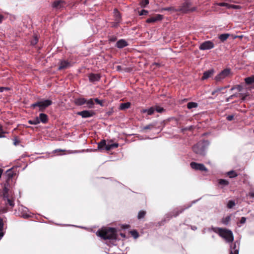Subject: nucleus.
Instances as JSON below:
<instances>
[{
    "instance_id": "obj_13",
    "label": "nucleus",
    "mask_w": 254,
    "mask_h": 254,
    "mask_svg": "<svg viewBox=\"0 0 254 254\" xmlns=\"http://www.w3.org/2000/svg\"><path fill=\"white\" fill-rule=\"evenodd\" d=\"M214 73V70L211 69L207 70L203 73V75L201 78L202 80H205L211 77Z\"/></svg>"
},
{
    "instance_id": "obj_51",
    "label": "nucleus",
    "mask_w": 254,
    "mask_h": 254,
    "mask_svg": "<svg viewBox=\"0 0 254 254\" xmlns=\"http://www.w3.org/2000/svg\"><path fill=\"white\" fill-rule=\"evenodd\" d=\"M223 88H217L215 91H213L212 93V95H214L215 93L217 92H220L221 91V90Z\"/></svg>"
},
{
    "instance_id": "obj_19",
    "label": "nucleus",
    "mask_w": 254,
    "mask_h": 254,
    "mask_svg": "<svg viewBox=\"0 0 254 254\" xmlns=\"http://www.w3.org/2000/svg\"><path fill=\"white\" fill-rule=\"evenodd\" d=\"M230 254H239V249L237 247L236 244L234 243L231 247Z\"/></svg>"
},
{
    "instance_id": "obj_55",
    "label": "nucleus",
    "mask_w": 254,
    "mask_h": 254,
    "mask_svg": "<svg viewBox=\"0 0 254 254\" xmlns=\"http://www.w3.org/2000/svg\"><path fill=\"white\" fill-rule=\"evenodd\" d=\"M64 150H62V149H56V150H55L54 151H53V152L54 153H57L58 152H62V151H64Z\"/></svg>"
},
{
    "instance_id": "obj_43",
    "label": "nucleus",
    "mask_w": 254,
    "mask_h": 254,
    "mask_svg": "<svg viewBox=\"0 0 254 254\" xmlns=\"http://www.w3.org/2000/svg\"><path fill=\"white\" fill-rule=\"evenodd\" d=\"M153 127V126L152 125H149L146 126H145L143 127V129H151Z\"/></svg>"
},
{
    "instance_id": "obj_33",
    "label": "nucleus",
    "mask_w": 254,
    "mask_h": 254,
    "mask_svg": "<svg viewBox=\"0 0 254 254\" xmlns=\"http://www.w3.org/2000/svg\"><path fill=\"white\" fill-rule=\"evenodd\" d=\"M219 184L220 185L227 186L229 184V182L224 179H220L219 180Z\"/></svg>"
},
{
    "instance_id": "obj_60",
    "label": "nucleus",
    "mask_w": 254,
    "mask_h": 254,
    "mask_svg": "<svg viewBox=\"0 0 254 254\" xmlns=\"http://www.w3.org/2000/svg\"><path fill=\"white\" fill-rule=\"evenodd\" d=\"M28 216V215H24V217H27Z\"/></svg>"
},
{
    "instance_id": "obj_3",
    "label": "nucleus",
    "mask_w": 254,
    "mask_h": 254,
    "mask_svg": "<svg viewBox=\"0 0 254 254\" xmlns=\"http://www.w3.org/2000/svg\"><path fill=\"white\" fill-rule=\"evenodd\" d=\"M52 104V101L51 100H44L40 101L37 102L30 105V108L34 109L36 107L39 108L40 111H44L48 107Z\"/></svg>"
},
{
    "instance_id": "obj_41",
    "label": "nucleus",
    "mask_w": 254,
    "mask_h": 254,
    "mask_svg": "<svg viewBox=\"0 0 254 254\" xmlns=\"http://www.w3.org/2000/svg\"><path fill=\"white\" fill-rule=\"evenodd\" d=\"M117 40V38L116 36H111L109 38V41L111 42H114L115 41H116Z\"/></svg>"
},
{
    "instance_id": "obj_47",
    "label": "nucleus",
    "mask_w": 254,
    "mask_h": 254,
    "mask_svg": "<svg viewBox=\"0 0 254 254\" xmlns=\"http://www.w3.org/2000/svg\"><path fill=\"white\" fill-rule=\"evenodd\" d=\"M5 133V132L4 131H3V130H0V138H2V137H4L5 136L4 135V134Z\"/></svg>"
},
{
    "instance_id": "obj_54",
    "label": "nucleus",
    "mask_w": 254,
    "mask_h": 254,
    "mask_svg": "<svg viewBox=\"0 0 254 254\" xmlns=\"http://www.w3.org/2000/svg\"><path fill=\"white\" fill-rule=\"evenodd\" d=\"M175 9H174V8H173L172 7H167L165 8V10H173L175 11Z\"/></svg>"
},
{
    "instance_id": "obj_30",
    "label": "nucleus",
    "mask_w": 254,
    "mask_h": 254,
    "mask_svg": "<svg viewBox=\"0 0 254 254\" xmlns=\"http://www.w3.org/2000/svg\"><path fill=\"white\" fill-rule=\"evenodd\" d=\"M197 107V104L195 102H189L187 104V107L189 109H191L192 108H196Z\"/></svg>"
},
{
    "instance_id": "obj_42",
    "label": "nucleus",
    "mask_w": 254,
    "mask_h": 254,
    "mask_svg": "<svg viewBox=\"0 0 254 254\" xmlns=\"http://www.w3.org/2000/svg\"><path fill=\"white\" fill-rule=\"evenodd\" d=\"M247 196H249L251 198H254V190L250 191L247 194Z\"/></svg>"
},
{
    "instance_id": "obj_9",
    "label": "nucleus",
    "mask_w": 254,
    "mask_h": 254,
    "mask_svg": "<svg viewBox=\"0 0 254 254\" xmlns=\"http://www.w3.org/2000/svg\"><path fill=\"white\" fill-rule=\"evenodd\" d=\"M77 115L81 116L82 118H89L92 117L94 113L92 111H83L81 112H79L77 113Z\"/></svg>"
},
{
    "instance_id": "obj_16",
    "label": "nucleus",
    "mask_w": 254,
    "mask_h": 254,
    "mask_svg": "<svg viewBox=\"0 0 254 254\" xmlns=\"http://www.w3.org/2000/svg\"><path fill=\"white\" fill-rule=\"evenodd\" d=\"M127 45V42L123 39L120 40L116 43V46L118 48H123Z\"/></svg>"
},
{
    "instance_id": "obj_8",
    "label": "nucleus",
    "mask_w": 254,
    "mask_h": 254,
    "mask_svg": "<svg viewBox=\"0 0 254 254\" xmlns=\"http://www.w3.org/2000/svg\"><path fill=\"white\" fill-rule=\"evenodd\" d=\"M190 166L192 169L195 170H200L205 172H207L208 171L207 169L205 167V166L203 164L192 162L190 163Z\"/></svg>"
},
{
    "instance_id": "obj_50",
    "label": "nucleus",
    "mask_w": 254,
    "mask_h": 254,
    "mask_svg": "<svg viewBox=\"0 0 254 254\" xmlns=\"http://www.w3.org/2000/svg\"><path fill=\"white\" fill-rule=\"evenodd\" d=\"M94 101H95V102L98 104H99V105H102V101L99 100L98 98H95L94 99Z\"/></svg>"
},
{
    "instance_id": "obj_20",
    "label": "nucleus",
    "mask_w": 254,
    "mask_h": 254,
    "mask_svg": "<svg viewBox=\"0 0 254 254\" xmlns=\"http://www.w3.org/2000/svg\"><path fill=\"white\" fill-rule=\"evenodd\" d=\"M119 144L118 143H109L106 146V150L108 151L110 150L113 148H117Z\"/></svg>"
},
{
    "instance_id": "obj_4",
    "label": "nucleus",
    "mask_w": 254,
    "mask_h": 254,
    "mask_svg": "<svg viewBox=\"0 0 254 254\" xmlns=\"http://www.w3.org/2000/svg\"><path fill=\"white\" fill-rule=\"evenodd\" d=\"M208 144L207 141L199 142L193 146V150L196 154L203 156L205 155V145Z\"/></svg>"
},
{
    "instance_id": "obj_11",
    "label": "nucleus",
    "mask_w": 254,
    "mask_h": 254,
    "mask_svg": "<svg viewBox=\"0 0 254 254\" xmlns=\"http://www.w3.org/2000/svg\"><path fill=\"white\" fill-rule=\"evenodd\" d=\"M3 199L6 205L8 204L11 207L14 206V202L13 199L11 198H9L5 193H4L3 194Z\"/></svg>"
},
{
    "instance_id": "obj_25",
    "label": "nucleus",
    "mask_w": 254,
    "mask_h": 254,
    "mask_svg": "<svg viewBox=\"0 0 254 254\" xmlns=\"http://www.w3.org/2000/svg\"><path fill=\"white\" fill-rule=\"evenodd\" d=\"M245 81L247 84H252L254 82V75L246 78Z\"/></svg>"
},
{
    "instance_id": "obj_22",
    "label": "nucleus",
    "mask_w": 254,
    "mask_h": 254,
    "mask_svg": "<svg viewBox=\"0 0 254 254\" xmlns=\"http://www.w3.org/2000/svg\"><path fill=\"white\" fill-rule=\"evenodd\" d=\"M155 111V108L154 107H150L148 109H144L142 110V112L143 113H146L148 115H152Z\"/></svg>"
},
{
    "instance_id": "obj_21",
    "label": "nucleus",
    "mask_w": 254,
    "mask_h": 254,
    "mask_svg": "<svg viewBox=\"0 0 254 254\" xmlns=\"http://www.w3.org/2000/svg\"><path fill=\"white\" fill-rule=\"evenodd\" d=\"M3 220L1 218H0V240L1 239L4 235V232H3Z\"/></svg>"
},
{
    "instance_id": "obj_36",
    "label": "nucleus",
    "mask_w": 254,
    "mask_h": 254,
    "mask_svg": "<svg viewBox=\"0 0 254 254\" xmlns=\"http://www.w3.org/2000/svg\"><path fill=\"white\" fill-rule=\"evenodd\" d=\"M145 214H146V213L144 211H139L138 214V216H137L138 218L141 219V218H143L145 216Z\"/></svg>"
},
{
    "instance_id": "obj_57",
    "label": "nucleus",
    "mask_w": 254,
    "mask_h": 254,
    "mask_svg": "<svg viewBox=\"0 0 254 254\" xmlns=\"http://www.w3.org/2000/svg\"><path fill=\"white\" fill-rule=\"evenodd\" d=\"M3 173V170L0 168V178H1L2 174Z\"/></svg>"
},
{
    "instance_id": "obj_14",
    "label": "nucleus",
    "mask_w": 254,
    "mask_h": 254,
    "mask_svg": "<svg viewBox=\"0 0 254 254\" xmlns=\"http://www.w3.org/2000/svg\"><path fill=\"white\" fill-rule=\"evenodd\" d=\"M64 3L65 2L64 0H56L53 3L52 6L56 8H60L64 6Z\"/></svg>"
},
{
    "instance_id": "obj_46",
    "label": "nucleus",
    "mask_w": 254,
    "mask_h": 254,
    "mask_svg": "<svg viewBox=\"0 0 254 254\" xmlns=\"http://www.w3.org/2000/svg\"><path fill=\"white\" fill-rule=\"evenodd\" d=\"M246 218L245 217H242L240 220V223L242 224H244L246 222Z\"/></svg>"
},
{
    "instance_id": "obj_59",
    "label": "nucleus",
    "mask_w": 254,
    "mask_h": 254,
    "mask_svg": "<svg viewBox=\"0 0 254 254\" xmlns=\"http://www.w3.org/2000/svg\"><path fill=\"white\" fill-rule=\"evenodd\" d=\"M2 129V127L1 125H0V130Z\"/></svg>"
},
{
    "instance_id": "obj_1",
    "label": "nucleus",
    "mask_w": 254,
    "mask_h": 254,
    "mask_svg": "<svg viewBox=\"0 0 254 254\" xmlns=\"http://www.w3.org/2000/svg\"><path fill=\"white\" fill-rule=\"evenodd\" d=\"M96 235L104 240H116L117 239V231L115 228H103L96 232Z\"/></svg>"
},
{
    "instance_id": "obj_17",
    "label": "nucleus",
    "mask_w": 254,
    "mask_h": 254,
    "mask_svg": "<svg viewBox=\"0 0 254 254\" xmlns=\"http://www.w3.org/2000/svg\"><path fill=\"white\" fill-rule=\"evenodd\" d=\"M38 118L40 120V122H42V123L45 124L48 122V116L44 113L40 114L39 117Z\"/></svg>"
},
{
    "instance_id": "obj_6",
    "label": "nucleus",
    "mask_w": 254,
    "mask_h": 254,
    "mask_svg": "<svg viewBox=\"0 0 254 254\" xmlns=\"http://www.w3.org/2000/svg\"><path fill=\"white\" fill-rule=\"evenodd\" d=\"M231 70L230 69L226 68L224 69L221 72H220L218 74H217L215 77V79L216 81H220L224 79L226 77H228L230 74Z\"/></svg>"
},
{
    "instance_id": "obj_48",
    "label": "nucleus",
    "mask_w": 254,
    "mask_h": 254,
    "mask_svg": "<svg viewBox=\"0 0 254 254\" xmlns=\"http://www.w3.org/2000/svg\"><path fill=\"white\" fill-rule=\"evenodd\" d=\"M7 174L8 176V178H11L13 176V174H11V170H8L7 171Z\"/></svg>"
},
{
    "instance_id": "obj_26",
    "label": "nucleus",
    "mask_w": 254,
    "mask_h": 254,
    "mask_svg": "<svg viewBox=\"0 0 254 254\" xmlns=\"http://www.w3.org/2000/svg\"><path fill=\"white\" fill-rule=\"evenodd\" d=\"M230 34L227 33L222 34L219 36V38L222 42H224L228 38Z\"/></svg>"
},
{
    "instance_id": "obj_32",
    "label": "nucleus",
    "mask_w": 254,
    "mask_h": 254,
    "mask_svg": "<svg viewBox=\"0 0 254 254\" xmlns=\"http://www.w3.org/2000/svg\"><path fill=\"white\" fill-rule=\"evenodd\" d=\"M231 220V216H228L222 219V223L225 225H227Z\"/></svg>"
},
{
    "instance_id": "obj_7",
    "label": "nucleus",
    "mask_w": 254,
    "mask_h": 254,
    "mask_svg": "<svg viewBox=\"0 0 254 254\" xmlns=\"http://www.w3.org/2000/svg\"><path fill=\"white\" fill-rule=\"evenodd\" d=\"M214 47V45L212 42L207 41L201 43L199 47V49L200 50H207L213 48Z\"/></svg>"
},
{
    "instance_id": "obj_31",
    "label": "nucleus",
    "mask_w": 254,
    "mask_h": 254,
    "mask_svg": "<svg viewBox=\"0 0 254 254\" xmlns=\"http://www.w3.org/2000/svg\"><path fill=\"white\" fill-rule=\"evenodd\" d=\"M114 15L116 16V21L119 22L121 19V15L117 9L114 10Z\"/></svg>"
},
{
    "instance_id": "obj_61",
    "label": "nucleus",
    "mask_w": 254,
    "mask_h": 254,
    "mask_svg": "<svg viewBox=\"0 0 254 254\" xmlns=\"http://www.w3.org/2000/svg\"><path fill=\"white\" fill-rule=\"evenodd\" d=\"M121 235H122V236H124V237H125V236L124 235H122V234H121Z\"/></svg>"
},
{
    "instance_id": "obj_24",
    "label": "nucleus",
    "mask_w": 254,
    "mask_h": 254,
    "mask_svg": "<svg viewBox=\"0 0 254 254\" xmlns=\"http://www.w3.org/2000/svg\"><path fill=\"white\" fill-rule=\"evenodd\" d=\"M28 123L30 125H36L40 123V120L38 117L35 118L33 120H30L28 121Z\"/></svg>"
},
{
    "instance_id": "obj_5",
    "label": "nucleus",
    "mask_w": 254,
    "mask_h": 254,
    "mask_svg": "<svg viewBox=\"0 0 254 254\" xmlns=\"http://www.w3.org/2000/svg\"><path fill=\"white\" fill-rule=\"evenodd\" d=\"M191 2L189 0H186L181 6L177 9H175V11H181L184 13H187L189 11H193L195 10V7H190Z\"/></svg>"
},
{
    "instance_id": "obj_53",
    "label": "nucleus",
    "mask_w": 254,
    "mask_h": 254,
    "mask_svg": "<svg viewBox=\"0 0 254 254\" xmlns=\"http://www.w3.org/2000/svg\"><path fill=\"white\" fill-rule=\"evenodd\" d=\"M235 96H236V95H232L230 96L229 98H228L227 99V101H229L230 99H233V98L234 97H235Z\"/></svg>"
},
{
    "instance_id": "obj_56",
    "label": "nucleus",
    "mask_w": 254,
    "mask_h": 254,
    "mask_svg": "<svg viewBox=\"0 0 254 254\" xmlns=\"http://www.w3.org/2000/svg\"><path fill=\"white\" fill-rule=\"evenodd\" d=\"M3 16L1 14H0V23H1L2 20H3Z\"/></svg>"
},
{
    "instance_id": "obj_28",
    "label": "nucleus",
    "mask_w": 254,
    "mask_h": 254,
    "mask_svg": "<svg viewBox=\"0 0 254 254\" xmlns=\"http://www.w3.org/2000/svg\"><path fill=\"white\" fill-rule=\"evenodd\" d=\"M227 174L230 178H235L238 176V174L234 171H230Z\"/></svg>"
},
{
    "instance_id": "obj_2",
    "label": "nucleus",
    "mask_w": 254,
    "mask_h": 254,
    "mask_svg": "<svg viewBox=\"0 0 254 254\" xmlns=\"http://www.w3.org/2000/svg\"><path fill=\"white\" fill-rule=\"evenodd\" d=\"M213 231L223 238L227 243H232L234 240V237L231 231L226 229L216 228Z\"/></svg>"
},
{
    "instance_id": "obj_12",
    "label": "nucleus",
    "mask_w": 254,
    "mask_h": 254,
    "mask_svg": "<svg viewBox=\"0 0 254 254\" xmlns=\"http://www.w3.org/2000/svg\"><path fill=\"white\" fill-rule=\"evenodd\" d=\"M162 19V15L160 14H157L155 16L148 18L146 21L147 23H154L156 21H159Z\"/></svg>"
},
{
    "instance_id": "obj_29",
    "label": "nucleus",
    "mask_w": 254,
    "mask_h": 254,
    "mask_svg": "<svg viewBox=\"0 0 254 254\" xmlns=\"http://www.w3.org/2000/svg\"><path fill=\"white\" fill-rule=\"evenodd\" d=\"M86 103L87 104V107L89 108H92L94 105V101L92 99H90L88 101L86 100Z\"/></svg>"
},
{
    "instance_id": "obj_39",
    "label": "nucleus",
    "mask_w": 254,
    "mask_h": 254,
    "mask_svg": "<svg viewBox=\"0 0 254 254\" xmlns=\"http://www.w3.org/2000/svg\"><path fill=\"white\" fill-rule=\"evenodd\" d=\"M155 110H156V112L158 113H162L164 109L162 107L157 106L156 107Z\"/></svg>"
},
{
    "instance_id": "obj_10",
    "label": "nucleus",
    "mask_w": 254,
    "mask_h": 254,
    "mask_svg": "<svg viewBox=\"0 0 254 254\" xmlns=\"http://www.w3.org/2000/svg\"><path fill=\"white\" fill-rule=\"evenodd\" d=\"M71 66V64L67 60H61L60 62L59 70L65 69Z\"/></svg>"
},
{
    "instance_id": "obj_37",
    "label": "nucleus",
    "mask_w": 254,
    "mask_h": 254,
    "mask_svg": "<svg viewBox=\"0 0 254 254\" xmlns=\"http://www.w3.org/2000/svg\"><path fill=\"white\" fill-rule=\"evenodd\" d=\"M130 233L134 238L136 239L138 237V233L136 231H132Z\"/></svg>"
},
{
    "instance_id": "obj_15",
    "label": "nucleus",
    "mask_w": 254,
    "mask_h": 254,
    "mask_svg": "<svg viewBox=\"0 0 254 254\" xmlns=\"http://www.w3.org/2000/svg\"><path fill=\"white\" fill-rule=\"evenodd\" d=\"M100 77V75L99 74L91 73L89 75V79L91 82L99 81Z\"/></svg>"
},
{
    "instance_id": "obj_34",
    "label": "nucleus",
    "mask_w": 254,
    "mask_h": 254,
    "mask_svg": "<svg viewBox=\"0 0 254 254\" xmlns=\"http://www.w3.org/2000/svg\"><path fill=\"white\" fill-rule=\"evenodd\" d=\"M149 3V0H141L140 4L142 7H145Z\"/></svg>"
},
{
    "instance_id": "obj_58",
    "label": "nucleus",
    "mask_w": 254,
    "mask_h": 254,
    "mask_svg": "<svg viewBox=\"0 0 254 254\" xmlns=\"http://www.w3.org/2000/svg\"><path fill=\"white\" fill-rule=\"evenodd\" d=\"M238 90H239V91H241V87L240 86H239V87H238Z\"/></svg>"
},
{
    "instance_id": "obj_23",
    "label": "nucleus",
    "mask_w": 254,
    "mask_h": 254,
    "mask_svg": "<svg viewBox=\"0 0 254 254\" xmlns=\"http://www.w3.org/2000/svg\"><path fill=\"white\" fill-rule=\"evenodd\" d=\"M130 103L129 102L122 103L120 105V109L121 110H125V109L129 108L130 107Z\"/></svg>"
},
{
    "instance_id": "obj_49",
    "label": "nucleus",
    "mask_w": 254,
    "mask_h": 254,
    "mask_svg": "<svg viewBox=\"0 0 254 254\" xmlns=\"http://www.w3.org/2000/svg\"><path fill=\"white\" fill-rule=\"evenodd\" d=\"M239 7V5H234V4H230L229 6H228V8H232L234 9H237Z\"/></svg>"
},
{
    "instance_id": "obj_45",
    "label": "nucleus",
    "mask_w": 254,
    "mask_h": 254,
    "mask_svg": "<svg viewBox=\"0 0 254 254\" xmlns=\"http://www.w3.org/2000/svg\"><path fill=\"white\" fill-rule=\"evenodd\" d=\"M248 95V94H245V95L243 94V93H241L240 94V95H239V97H241L242 98V99L243 100H244L246 98V97Z\"/></svg>"
},
{
    "instance_id": "obj_18",
    "label": "nucleus",
    "mask_w": 254,
    "mask_h": 254,
    "mask_svg": "<svg viewBox=\"0 0 254 254\" xmlns=\"http://www.w3.org/2000/svg\"><path fill=\"white\" fill-rule=\"evenodd\" d=\"M86 102V100L84 98H78L75 100V104L78 106H81V105L85 104Z\"/></svg>"
},
{
    "instance_id": "obj_52",
    "label": "nucleus",
    "mask_w": 254,
    "mask_h": 254,
    "mask_svg": "<svg viewBox=\"0 0 254 254\" xmlns=\"http://www.w3.org/2000/svg\"><path fill=\"white\" fill-rule=\"evenodd\" d=\"M233 119H234V116H233V115H230V116H227V120H228L229 121L233 120Z\"/></svg>"
},
{
    "instance_id": "obj_44",
    "label": "nucleus",
    "mask_w": 254,
    "mask_h": 254,
    "mask_svg": "<svg viewBox=\"0 0 254 254\" xmlns=\"http://www.w3.org/2000/svg\"><path fill=\"white\" fill-rule=\"evenodd\" d=\"M38 41V40L37 38L36 37H35L34 38V39L31 41V44L34 45L37 43Z\"/></svg>"
},
{
    "instance_id": "obj_27",
    "label": "nucleus",
    "mask_w": 254,
    "mask_h": 254,
    "mask_svg": "<svg viewBox=\"0 0 254 254\" xmlns=\"http://www.w3.org/2000/svg\"><path fill=\"white\" fill-rule=\"evenodd\" d=\"M107 145L106 141L105 140H102L98 143V148L100 149L103 148L104 147L106 148V146Z\"/></svg>"
},
{
    "instance_id": "obj_38",
    "label": "nucleus",
    "mask_w": 254,
    "mask_h": 254,
    "mask_svg": "<svg viewBox=\"0 0 254 254\" xmlns=\"http://www.w3.org/2000/svg\"><path fill=\"white\" fill-rule=\"evenodd\" d=\"M218 5L220 6H226L228 8V6H229L230 4L225 2H220L218 3Z\"/></svg>"
},
{
    "instance_id": "obj_40",
    "label": "nucleus",
    "mask_w": 254,
    "mask_h": 254,
    "mask_svg": "<svg viewBox=\"0 0 254 254\" xmlns=\"http://www.w3.org/2000/svg\"><path fill=\"white\" fill-rule=\"evenodd\" d=\"M148 13V11L147 10H144V9H142L141 10L140 12H139V15H146Z\"/></svg>"
},
{
    "instance_id": "obj_35",
    "label": "nucleus",
    "mask_w": 254,
    "mask_h": 254,
    "mask_svg": "<svg viewBox=\"0 0 254 254\" xmlns=\"http://www.w3.org/2000/svg\"><path fill=\"white\" fill-rule=\"evenodd\" d=\"M235 205V201L233 200H229L227 203V207L232 208Z\"/></svg>"
}]
</instances>
